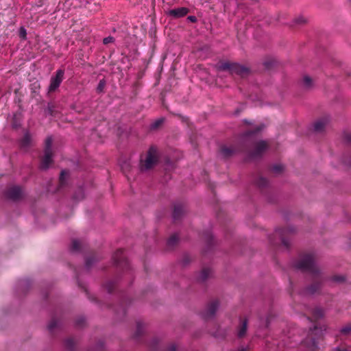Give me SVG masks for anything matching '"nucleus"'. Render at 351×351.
<instances>
[{
	"instance_id": "25",
	"label": "nucleus",
	"mask_w": 351,
	"mask_h": 351,
	"mask_svg": "<svg viewBox=\"0 0 351 351\" xmlns=\"http://www.w3.org/2000/svg\"><path fill=\"white\" fill-rule=\"evenodd\" d=\"M273 171L276 173H280L282 171L283 167L281 165H276L273 167Z\"/></svg>"
},
{
	"instance_id": "19",
	"label": "nucleus",
	"mask_w": 351,
	"mask_h": 351,
	"mask_svg": "<svg viewBox=\"0 0 351 351\" xmlns=\"http://www.w3.org/2000/svg\"><path fill=\"white\" fill-rule=\"evenodd\" d=\"M19 36H20L21 38H22L23 40H26V38H27V30H26V29L24 27H21L19 28Z\"/></svg>"
},
{
	"instance_id": "2",
	"label": "nucleus",
	"mask_w": 351,
	"mask_h": 351,
	"mask_svg": "<svg viewBox=\"0 0 351 351\" xmlns=\"http://www.w3.org/2000/svg\"><path fill=\"white\" fill-rule=\"evenodd\" d=\"M158 159V154L155 147H151L145 159L141 158L140 162V169L142 171H147L152 168L157 162Z\"/></svg>"
},
{
	"instance_id": "40",
	"label": "nucleus",
	"mask_w": 351,
	"mask_h": 351,
	"mask_svg": "<svg viewBox=\"0 0 351 351\" xmlns=\"http://www.w3.org/2000/svg\"><path fill=\"white\" fill-rule=\"evenodd\" d=\"M121 168H122L123 171L124 172H125V167H124V166H123V165H122V166H121Z\"/></svg>"
},
{
	"instance_id": "38",
	"label": "nucleus",
	"mask_w": 351,
	"mask_h": 351,
	"mask_svg": "<svg viewBox=\"0 0 351 351\" xmlns=\"http://www.w3.org/2000/svg\"><path fill=\"white\" fill-rule=\"evenodd\" d=\"M171 351H176V346L174 345L170 347Z\"/></svg>"
},
{
	"instance_id": "24",
	"label": "nucleus",
	"mask_w": 351,
	"mask_h": 351,
	"mask_svg": "<svg viewBox=\"0 0 351 351\" xmlns=\"http://www.w3.org/2000/svg\"><path fill=\"white\" fill-rule=\"evenodd\" d=\"M341 332L344 334H348L351 332V324L346 326L341 329Z\"/></svg>"
},
{
	"instance_id": "18",
	"label": "nucleus",
	"mask_w": 351,
	"mask_h": 351,
	"mask_svg": "<svg viewBox=\"0 0 351 351\" xmlns=\"http://www.w3.org/2000/svg\"><path fill=\"white\" fill-rule=\"evenodd\" d=\"M303 84H304V86L306 88L311 87L312 85L311 78L308 76H304L303 77Z\"/></svg>"
},
{
	"instance_id": "22",
	"label": "nucleus",
	"mask_w": 351,
	"mask_h": 351,
	"mask_svg": "<svg viewBox=\"0 0 351 351\" xmlns=\"http://www.w3.org/2000/svg\"><path fill=\"white\" fill-rule=\"evenodd\" d=\"M210 274V270L208 269H204L201 272L200 278L202 280H205Z\"/></svg>"
},
{
	"instance_id": "3",
	"label": "nucleus",
	"mask_w": 351,
	"mask_h": 351,
	"mask_svg": "<svg viewBox=\"0 0 351 351\" xmlns=\"http://www.w3.org/2000/svg\"><path fill=\"white\" fill-rule=\"evenodd\" d=\"M220 71H228L231 74H237L242 77L246 75L249 73V69L239 64L230 62L221 63L218 66Z\"/></svg>"
},
{
	"instance_id": "8",
	"label": "nucleus",
	"mask_w": 351,
	"mask_h": 351,
	"mask_svg": "<svg viewBox=\"0 0 351 351\" xmlns=\"http://www.w3.org/2000/svg\"><path fill=\"white\" fill-rule=\"evenodd\" d=\"M189 10L187 8L182 7L170 10L169 11V14L174 17L180 18L186 16Z\"/></svg>"
},
{
	"instance_id": "10",
	"label": "nucleus",
	"mask_w": 351,
	"mask_h": 351,
	"mask_svg": "<svg viewBox=\"0 0 351 351\" xmlns=\"http://www.w3.org/2000/svg\"><path fill=\"white\" fill-rule=\"evenodd\" d=\"M218 307H219L218 301L215 300V301L212 302L210 304H209V305L207 308V310H206V312L205 314V317H213L215 315V312L217 311Z\"/></svg>"
},
{
	"instance_id": "29",
	"label": "nucleus",
	"mask_w": 351,
	"mask_h": 351,
	"mask_svg": "<svg viewBox=\"0 0 351 351\" xmlns=\"http://www.w3.org/2000/svg\"><path fill=\"white\" fill-rule=\"evenodd\" d=\"M105 86V82L104 80H101L98 84L97 90L99 91H101Z\"/></svg>"
},
{
	"instance_id": "23",
	"label": "nucleus",
	"mask_w": 351,
	"mask_h": 351,
	"mask_svg": "<svg viewBox=\"0 0 351 351\" xmlns=\"http://www.w3.org/2000/svg\"><path fill=\"white\" fill-rule=\"evenodd\" d=\"M162 122H163V119H159L156 120L153 123H152L151 129H156V128H157L158 127H159L162 124Z\"/></svg>"
},
{
	"instance_id": "30",
	"label": "nucleus",
	"mask_w": 351,
	"mask_h": 351,
	"mask_svg": "<svg viewBox=\"0 0 351 351\" xmlns=\"http://www.w3.org/2000/svg\"><path fill=\"white\" fill-rule=\"evenodd\" d=\"M344 138L347 143H351V132L346 134L344 136Z\"/></svg>"
},
{
	"instance_id": "36",
	"label": "nucleus",
	"mask_w": 351,
	"mask_h": 351,
	"mask_svg": "<svg viewBox=\"0 0 351 351\" xmlns=\"http://www.w3.org/2000/svg\"><path fill=\"white\" fill-rule=\"evenodd\" d=\"M298 23H304L305 20L303 18H300L298 19Z\"/></svg>"
},
{
	"instance_id": "20",
	"label": "nucleus",
	"mask_w": 351,
	"mask_h": 351,
	"mask_svg": "<svg viewBox=\"0 0 351 351\" xmlns=\"http://www.w3.org/2000/svg\"><path fill=\"white\" fill-rule=\"evenodd\" d=\"M221 153L225 156H228L233 153V150L230 147H223L221 149Z\"/></svg>"
},
{
	"instance_id": "21",
	"label": "nucleus",
	"mask_w": 351,
	"mask_h": 351,
	"mask_svg": "<svg viewBox=\"0 0 351 351\" xmlns=\"http://www.w3.org/2000/svg\"><path fill=\"white\" fill-rule=\"evenodd\" d=\"M68 174H69V173L66 170H62L61 171L60 176V182L61 184H64L66 177L68 176Z\"/></svg>"
},
{
	"instance_id": "37",
	"label": "nucleus",
	"mask_w": 351,
	"mask_h": 351,
	"mask_svg": "<svg viewBox=\"0 0 351 351\" xmlns=\"http://www.w3.org/2000/svg\"><path fill=\"white\" fill-rule=\"evenodd\" d=\"M189 19L191 21H195V16H189Z\"/></svg>"
},
{
	"instance_id": "31",
	"label": "nucleus",
	"mask_w": 351,
	"mask_h": 351,
	"mask_svg": "<svg viewBox=\"0 0 351 351\" xmlns=\"http://www.w3.org/2000/svg\"><path fill=\"white\" fill-rule=\"evenodd\" d=\"M56 325H57L56 322H55V321L51 322L48 326L49 330L51 331L56 326Z\"/></svg>"
},
{
	"instance_id": "5",
	"label": "nucleus",
	"mask_w": 351,
	"mask_h": 351,
	"mask_svg": "<svg viewBox=\"0 0 351 351\" xmlns=\"http://www.w3.org/2000/svg\"><path fill=\"white\" fill-rule=\"evenodd\" d=\"M64 71L62 69H58L55 76H52L50 80V84L49 86V91H55L60 85L64 78Z\"/></svg>"
},
{
	"instance_id": "11",
	"label": "nucleus",
	"mask_w": 351,
	"mask_h": 351,
	"mask_svg": "<svg viewBox=\"0 0 351 351\" xmlns=\"http://www.w3.org/2000/svg\"><path fill=\"white\" fill-rule=\"evenodd\" d=\"M31 145V137L29 133H25L21 141V147L23 149L27 148Z\"/></svg>"
},
{
	"instance_id": "34",
	"label": "nucleus",
	"mask_w": 351,
	"mask_h": 351,
	"mask_svg": "<svg viewBox=\"0 0 351 351\" xmlns=\"http://www.w3.org/2000/svg\"><path fill=\"white\" fill-rule=\"evenodd\" d=\"M333 351H348L346 349H341L339 348H336L335 349H334Z\"/></svg>"
},
{
	"instance_id": "26",
	"label": "nucleus",
	"mask_w": 351,
	"mask_h": 351,
	"mask_svg": "<svg viewBox=\"0 0 351 351\" xmlns=\"http://www.w3.org/2000/svg\"><path fill=\"white\" fill-rule=\"evenodd\" d=\"M114 41V38L112 36H108L104 38L103 43L105 45L112 43Z\"/></svg>"
},
{
	"instance_id": "17",
	"label": "nucleus",
	"mask_w": 351,
	"mask_h": 351,
	"mask_svg": "<svg viewBox=\"0 0 351 351\" xmlns=\"http://www.w3.org/2000/svg\"><path fill=\"white\" fill-rule=\"evenodd\" d=\"M80 242L77 239H74L72 241L71 250L73 252H76L80 250Z\"/></svg>"
},
{
	"instance_id": "27",
	"label": "nucleus",
	"mask_w": 351,
	"mask_h": 351,
	"mask_svg": "<svg viewBox=\"0 0 351 351\" xmlns=\"http://www.w3.org/2000/svg\"><path fill=\"white\" fill-rule=\"evenodd\" d=\"M345 279V278L343 276H335L332 278V280L333 281H335V282H342Z\"/></svg>"
},
{
	"instance_id": "16",
	"label": "nucleus",
	"mask_w": 351,
	"mask_h": 351,
	"mask_svg": "<svg viewBox=\"0 0 351 351\" xmlns=\"http://www.w3.org/2000/svg\"><path fill=\"white\" fill-rule=\"evenodd\" d=\"M178 241V236L177 234H173L167 241V245L169 246H173Z\"/></svg>"
},
{
	"instance_id": "6",
	"label": "nucleus",
	"mask_w": 351,
	"mask_h": 351,
	"mask_svg": "<svg viewBox=\"0 0 351 351\" xmlns=\"http://www.w3.org/2000/svg\"><path fill=\"white\" fill-rule=\"evenodd\" d=\"M268 145L266 141H261L256 143L254 149L251 153L250 156L256 158L261 156L267 149Z\"/></svg>"
},
{
	"instance_id": "41",
	"label": "nucleus",
	"mask_w": 351,
	"mask_h": 351,
	"mask_svg": "<svg viewBox=\"0 0 351 351\" xmlns=\"http://www.w3.org/2000/svg\"><path fill=\"white\" fill-rule=\"evenodd\" d=\"M251 134H252V133H251V132H250V133H247V134H246V136H250Z\"/></svg>"
},
{
	"instance_id": "1",
	"label": "nucleus",
	"mask_w": 351,
	"mask_h": 351,
	"mask_svg": "<svg viewBox=\"0 0 351 351\" xmlns=\"http://www.w3.org/2000/svg\"><path fill=\"white\" fill-rule=\"evenodd\" d=\"M295 267L304 271L315 274L318 271L312 254H306L300 257Z\"/></svg>"
},
{
	"instance_id": "13",
	"label": "nucleus",
	"mask_w": 351,
	"mask_h": 351,
	"mask_svg": "<svg viewBox=\"0 0 351 351\" xmlns=\"http://www.w3.org/2000/svg\"><path fill=\"white\" fill-rule=\"evenodd\" d=\"M123 258V251L122 250H117L113 256L114 262L117 265H120L121 263Z\"/></svg>"
},
{
	"instance_id": "39",
	"label": "nucleus",
	"mask_w": 351,
	"mask_h": 351,
	"mask_svg": "<svg viewBox=\"0 0 351 351\" xmlns=\"http://www.w3.org/2000/svg\"><path fill=\"white\" fill-rule=\"evenodd\" d=\"M282 242L283 243V244H284L285 245H287V242H286V241H285V239H282Z\"/></svg>"
},
{
	"instance_id": "12",
	"label": "nucleus",
	"mask_w": 351,
	"mask_h": 351,
	"mask_svg": "<svg viewBox=\"0 0 351 351\" xmlns=\"http://www.w3.org/2000/svg\"><path fill=\"white\" fill-rule=\"evenodd\" d=\"M183 213V208L181 205H176L173 211V218L176 220L180 218Z\"/></svg>"
},
{
	"instance_id": "9",
	"label": "nucleus",
	"mask_w": 351,
	"mask_h": 351,
	"mask_svg": "<svg viewBox=\"0 0 351 351\" xmlns=\"http://www.w3.org/2000/svg\"><path fill=\"white\" fill-rule=\"evenodd\" d=\"M328 123V119L326 117L317 120L314 123L313 125V130L317 132H322Z\"/></svg>"
},
{
	"instance_id": "28",
	"label": "nucleus",
	"mask_w": 351,
	"mask_h": 351,
	"mask_svg": "<svg viewBox=\"0 0 351 351\" xmlns=\"http://www.w3.org/2000/svg\"><path fill=\"white\" fill-rule=\"evenodd\" d=\"M318 289L317 285H313L311 287L308 288V291L311 293H314L316 292L317 289Z\"/></svg>"
},
{
	"instance_id": "15",
	"label": "nucleus",
	"mask_w": 351,
	"mask_h": 351,
	"mask_svg": "<svg viewBox=\"0 0 351 351\" xmlns=\"http://www.w3.org/2000/svg\"><path fill=\"white\" fill-rule=\"evenodd\" d=\"M313 315L315 318L319 319L324 316V311L322 308H317L313 310Z\"/></svg>"
},
{
	"instance_id": "32",
	"label": "nucleus",
	"mask_w": 351,
	"mask_h": 351,
	"mask_svg": "<svg viewBox=\"0 0 351 351\" xmlns=\"http://www.w3.org/2000/svg\"><path fill=\"white\" fill-rule=\"evenodd\" d=\"M317 348V343H316L315 341L313 339V340L312 341V346H311V350L312 351H315V350H316V348Z\"/></svg>"
},
{
	"instance_id": "4",
	"label": "nucleus",
	"mask_w": 351,
	"mask_h": 351,
	"mask_svg": "<svg viewBox=\"0 0 351 351\" xmlns=\"http://www.w3.org/2000/svg\"><path fill=\"white\" fill-rule=\"evenodd\" d=\"M52 138L49 136L45 140V154L43 158H42L40 163V168L42 169H47L49 168L50 164L52 162Z\"/></svg>"
},
{
	"instance_id": "35",
	"label": "nucleus",
	"mask_w": 351,
	"mask_h": 351,
	"mask_svg": "<svg viewBox=\"0 0 351 351\" xmlns=\"http://www.w3.org/2000/svg\"><path fill=\"white\" fill-rule=\"evenodd\" d=\"M263 128V126H259L256 129V131L254 132H258Z\"/></svg>"
},
{
	"instance_id": "7",
	"label": "nucleus",
	"mask_w": 351,
	"mask_h": 351,
	"mask_svg": "<svg viewBox=\"0 0 351 351\" xmlns=\"http://www.w3.org/2000/svg\"><path fill=\"white\" fill-rule=\"evenodd\" d=\"M23 195V191L21 188L19 186H13L11 187L8 191H7V197L12 200H17L19 199Z\"/></svg>"
},
{
	"instance_id": "33",
	"label": "nucleus",
	"mask_w": 351,
	"mask_h": 351,
	"mask_svg": "<svg viewBox=\"0 0 351 351\" xmlns=\"http://www.w3.org/2000/svg\"><path fill=\"white\" fill-rule=\"evenodd\" d=\"M261 184L264 185L267 183V180L265 178H261L260 179Z\"/></svg>"
},
{
	"instance_id": "14",
	"label": "nucleus",
	"mask_w": 351,
	"mask_h": 351,
	"mask_svg": "<svg viewBox=\"0 0 351 351\" xmlns=\"http://www.w3.org/2000/svg\"><path fill=\"white\" fill-rule=\"evenodd\" d=\"M247 321L246 319H245L243 322L240 329L239 330V332H238L239 337H241L245 334L246 330H247Z\"/></svg>"
}]
</instances>
